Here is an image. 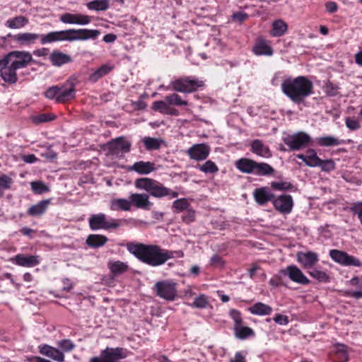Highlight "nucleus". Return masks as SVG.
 Returning a JSON list of instances; mask_svg holds the SVG:
<instances>
[{"label":"nucleus","mask_w":362,"mask_h":362,"mask_svg":"<svg viewBox=\"0 0 362 362\" xmlns=\"http://www.w3.org/2000/svg\"><path fill=\"white\" fill-rule=\"evenodd\" d=\"M234 334L235 337L240 339H245L247 337L255 335L254 331L250 327L243 326V325L234 327Z\"/></svg>","instance_id":"nucleus-38"},{"label":"nucleus","mask_w":362,"mask_h":362,"mask_svg":"<svg viewBox=\"0 0 362 362\" xmlns=\"http://www.w3.org/2000/svg\"><path fill=\"white\" fill-rule=\"evenodd\" d=\"M127 250L141 262L152 267L163 264L170 259L175 257H182V251H170L161 249L156 245L130 242L127 243Z\"/></svg>","instance_id":"nucleus-2"},{"label":"nucleus","mask_w":362,"mask_h":362,"mask_svg":"<svg viewBox=\"0 0 362 362\" xmlns=\"http://www.w3.org/2000/svg\"><path fill=\"white\" fill-rule=\"evenodd\" d=\"M164 98L165 103H168L170 107L187 105L188 104L187 100H182L177 93L167 95Z\"/></svg>","instance_id":"nucleus-41"},{"label":"nucleus","mask_w":362,"mask_h":362,"mask_svg":"<svg viewBox=\"0 0 362 362\" xmlns=\"http://www.w3.org/2000/svg\"><path fill=\"white\" fill-rule=\"evenodd\" d=\"M142 141L147 150H157L160 148L163 141L160 139L145 136Z\"/></svg>","instance_id":"nucleus-44"},{"label":"nucleus","mask_w":362,"mask_h":362,"mask_svg":"<svg viewBox=\"0 0 362 362\" xmlns=\"http://www.w3.org/2000/svg\"><path fill=\"white\" fill-rule=\"evenodd\" d=\"M272 204L274 209L283 214H290L293 206V198L289 194H281L276 198L274 197Z\"/></svg>","instance_id":"nucleus-16"},{"label":"nucleus","mask_w":362,"mask_h":362,"mask_svg":"<svg viewBox=\"0 0 362 362\" xmlns=\"http://www.w3.org/2000/svg\"><path fill=\"white\" fill-rule=\"evenodd\" d=\"M54 118L51 114H40L33 117V121L35 123H42L52 120Z\"/></svg>","instance_id":"nucleus-54"},{"label":"nucleus","mask_w":362,"mask_h":362,"mask_svg":"<svg viewBox=\"0 0 362 362\" xmlns=\"http://www.w3.org/2000/svg\"><path fill=\"white\" fill-rule=\"evenodd\" d=\"M326 11L330 13L336 12L338 9V6L334 1H327L325 4Z\"/></svg>","instance_id":"nucleus-63"},{"label":"nucleus","mask_w":362,"mask_h":362,"mask_svg":"<svg viewBox=\"0 0 362 362\" xmlns=\"http://www.w3.org/2000/svg\"><path fill=\"white\" fill-rule=\"evenodd\" d=\"M33 61L29 52L12 51L0 59V75L6 83L13 84L18 81L16 71L27 67Z\"/></svg>","instance_id":"nucleus-3"},{"label":"nucleus","mask_w":362,"mask_h":362,"mask_svg":"<svg viewBox=\"0 0 362 362\" xmlns=\"http://www.w3.org/2000/svg\"><path fill=\"white\" fill-rule=\"evenodd\" d=\"M196 168L205 174H215L218 171V167L212 160H208L203 164H199Z\"/></svg>","instance_id":"nucleus-42"},{"label":"nucleus","mask_w":362,"mask_h":362,"mask_svg":"<svg viewBox=\"0 0 362 362\" xmlns=\"http://www.w3.org/2000/svg\"><path fill=\"white\" fill-rule=\"evenodd\" d=\"M131 146V142L126 138L117 137L107 143V154L115 158H122L129 152Z\"/></svg>","instance_id":"nucleus-9"},{"label":"nucleus","mask_w":362,"mask_h":362,"mask_svg":"<svg viewBox=\"0 0 362 362\" xmlns=\"http://www.w3.org/2000/svg\"><path fill=\"white\" fill-rule=\"evenodd\" d=\"M346 296H351L356 299L362 298V288L356 291H345Z\"/></svg>","instance_id":"nucleus-62"},{"label":"nucleus","mask_w":362,"mask_h":362,"mask_svg":"<svg viewBox=\"0 0 362 362\" xmlns=\"http://www.w3.org/2000/svg\"><path fill=\"white\" fill-rule=\"evenodd\" d=\"M88 223L92 230L115 229L120 226L116 219H107L103 213L91 215L88 218Z\"/></svg>","instance_id":"nucleus-8"},{"label":"nucleus","mask_w":362,"mask_h":362,"mask_svg":"<svg viewBox=\"0 0 362 362\" xmlns=\"http://www.w3.org/2000/svg\"><path fill=\"white\" fill-rule=\"evenodd\" d=\"M317 167H320L322 171L330 172L335 169V163L333 160H320Z\"/></svg>","instance_id":"nucleus-50"},{"label":"nucleus","mask_w":362,"mask_h":362,"mask_svg":"<svg viewBox=\"0 0 362 362\" xmlns=\"http://www.w3.org/2000/svg\"><path fill=\"white\" fill-rule=\"evenodd\" d=\"M174 90L181 93H190L202 86L203 82L191 77L181 78L171 83Z\"/></svg>","instance_id":"nucleus-12"},{"label":"nucleus","mask_w":362,"mask_h":362,"mask_svg":"<svg viewBox=\"0 0 362 362\" xmlns=\"http://www.w3.org/2000/svg\"><path fill=\"white\" fill-rule=\"evenodd\" d=\"M189 206V203H188V201L183 198V199H176L173 203V209L175 210V211L176 212H180V211H182L183 210L186 209Z\"/></svg>","instance_id":"nucleus-49"},{"label":"nucleus","mask_w":362,"mask_h":362,"mask_svg":"<svg viewBox=\"0 0 362 362\" xmlns=\"http://www.w3.org/2000/svg\"><path fill=\"white\" fill-rule=\"evenodd\" d=\"M235 166L241 173L253 174L257 176L271 175L274 172V169L268 163H257L246 158L237 160Z\"/></svg>","instance_id":"nucleus-5"},{"label":"nucleus","mask_w":362,"mask_h":362,"mask_svg":"<svg viewBox=\"0 0 362 362\" xmlns=\"http://www.w3.org/2000/svg\"><path fill=\"white\" fill-rule=\"evenodd\" d=\"M308 274L315 280L321 283H328L330 281L329 274L322 270H320L317 268L313 267L312 269L308 272Z\"/></svg>","instance_id":"nucleus-37"},{"label":"nucleus","mask_w":362,"mask_h":362,"mask_svg":"<svg viewBox=\"0 0 362 362\" xmlns=\"http://www.w3.org/2000/svg\"><path fill=\"white\" fill-rule=\"evenodd\" d=\"M282 140L291 151H298L306 147L312 139L308 134L298 132L293 134H286Z\"/></svg>","instance_id":"nucleus-10"},{"label":"nucleus","mask_w":362,"mask_h":362,"mask_svg":"<svg viewBox=\"0 0 362 362\" xmlns=\"http://www.w3.org/2000/svg\"><path fill=\"white\" fill-rule=\"evenodd\" d=\"M209 305L208 297L204 294H201L195 298L192 306L196 308L204 309Z\"/></svg>","instance_id":"nucleus-45"},{"label":"nucleus","mask_w":362,"mask_h":362,"mask_svg":"<svg viewBox=\"0 0 362 362\" xmlns=\"http://www.w3.org/2000/svg\"><path fill=\"white\" fill-rule=\"evenodd\" d=\"M288 30L287 23L281 19H277L273 21L270 35L272 37H281Z\"/></svg>","instance_id":"nucleus-31"},{"label":"nucleus","mask_w":362,"mask_h":362,"mask_svg":"<svg viewBox=\"0 0 362 362\" xmlns=\"http://www.w3.org/2000/svg\"><path fill=\"white\" fill-rule=\"evenodd\" d=\"M131 201L127 199H115L110 202V209L112 211H129L131 209Z\"/></svg>","instance_id":"nucleus-35"},{"label":"nucleus","mask_w":362,"mask_h":362,"mask_svg":"<svg viewBox=\"0 0 362 362\" xmlns=\"http://www.w3.org/2000/svg\"><path fill=\"white\" fill-rule=\"evenodd\" d=\"M41 259L38 255H25L18 254L13 258V262L24 267H33L40 263Z\"/></svg>","instance_id":"nucleus-22"},{"label":"nucleus","mask_w":362,"mask_h":362,"mask_svg":"<svg viewBox=\"0 0 362 362\" xmlns=\"http://www.w3.org/2000/svg\"><path fill=\"white\" fill-rule=\"evenodd\" d=\"M50 203L49 199H45L39 202L35 205L31 206L27 211V214L29 216H40L45 214L48 205Z\"/></svg>","instance_id":"nucleus-32"},{"label":"nucleus","mask_w":362,"mask_h":362,"mask_svg":"<svg viewBox=\"0 0 362 362\" xmlns=\"http://www.w3.org/2000/svg\"><path fill=\"white\" fill-rule=\"evenodd\" d=\"M211 151L210 146L206 144H196L192 145L186 151L189 157L195 160H204Z\"/></svg>","instance_id":"nucleus-17"},{"label":"nucleus","mask_w":362,"mask_h":362,"mask_svg":"<svg viewBox=\"0 0 362 362\" xmlns=\"http://www.w3.org/2000/svg\"><path fill=\"white\" fill-rule=\"evenodd\" d=\"M112 69V66L109 64H104L98 69L94 73L90 75L89 80L91 82H96L99 78L110 72Z\"/></svg>","instance_id":"nucleus-43"},{"label":"nucleus","mask_w":362,"mask_h":362,"mask_svg":"<svg viewBox=\"0 0 362 362\" xmlns=\"http://www.w3.org/2000/svg\"><path fill=\"white\" fill-rule=\"evenodd\" d=\"M129 199L131 205L139 209L149 210L153 206V203L149 200V196L146 194L134 193L130 194Z\"/></svg>","instance_id":"nucleus-23"},{"label":"nucleus","mask_w":362,"mask_h":362,"mask_svg":"<svg viewBox=\"0 0 362 362\" xmlns=\"http://www.w3.org/2000/svg\"><path fill=\"white\" fill-rule=\"evenodd\" d=\"M296 157L302 160L306 165L311 168L317 167L321 160L317 156L316 151L312 148L308 149L305 154L300 153L296 155Z\"/></svg>","instance_id":"nucleus-24"},{"label":"nucleus","mask_w":362,"mask_h":362,"mask_svg":"<svg viewBox=\"0 0 362 362\" xmlns=\"http://www.w3.org/2000/svg\"><path fill=\"white\" fill-rule=\"evenodd\" d=\"M282 92L296 103H301L313 93V84L305 76L288 78L281 83Z\"/></svg>","instance_id":"nucleus-4"},{"label":"nucleus","mask_w":362,"mask_h":362,"mask_svg":"<svg viewBox=\"0 0 362 362\" xmlns=\"http://www.w3.org/2000/svg\"><path fill=\"white\" fill-rule=\"evenodd\" d=\"M107 241V238L103 235L91 234L86 239V244L93 248L100 247L104 245Z\"/></svg>","instance_id":"nucleus-36"},{"label":"nucleus","mask_w":362,"mask_h":362,"mask_svg":"<svg viewBox=\"0 0 362 362\" xmlns=\"http://www.w3.org/2000/svg\"><path fill=\"white\" fill-rule=\"evenodd\" d=\"M250 150L253 153L260 157L270 158L272 156L269 146L259 139H255L252 142Z\"/></svg>","instance_id":"nucleus-26"},{"label":"nucleus","mask_w":362,"mask_h":362,"mask_svg":"<svg viewBox=\"0 0 362 362\" xmlns=\"http://www.w3.org/2000/svg\"><path fill=\"white\" fill-rule=\"evenodd\" d=\"M59 20L66 24L86 25L91 22V17L81 13H66L61 15Z\"/></svg>","instance_id":"nucleus-18"},{"label":"nucleus","mask_w":362,"mask_h":362,"mask_svg":"<svg viewBox=\"0 0 362 362\" xmlns=\"http://www.w3.org/2000/svg\"><path fill=\"white\" fill-rule=\"evenodd\" d=\"M130 170L136 172L141 175H148L156 170L153 163L147 161H138L129 168Z\"/></svg>","instance_id":"nucleus-27"},{"label":"nucleus","mask_w":362,"mask_h":362,"mask_svg":"<svg viewBox=\"0 0 362 362\" xmlns=\"http://www.w3.org/2000/svg\"><path fill=\"white\" fill-rule=\"evenodd\" d=\"M316 143L320 146L332 147L344 144L345 141L333 136H325L317 137L316 139Z\"/></svg>","instance_id":"nucleus-30"},{"label":"nucleus","mask_w":362,"mask_h":362,"mask_svg":"<svg viewBox=\"0 0 362 362\" xmlns=\"http://www.w3.org/2000/svg\"><path fill=\"white\" fill-rule=\"evenodd\" d=\"M246 355L245 351H238L235 353L234 358L229 360V362H246Z\"/></svg>","instance_id":"nucleus-59"},{"label":"nucleus","mask_w":362,"mask_h":362,"mask_svg":"<svg viewBox=\"0 0 362 362\" xmlns=\"http://www.w3.org/2000/svg\"><path fill=\"white\" fill-rule=\"evenodd\" d=\"M247 18H248V14H247L246 13L243 12V11L234 13L231 16L232 21H233L235 22H238V23H242V22L245 21L246 19H247Z\"/></svg>","instance_id":"nucleus-56"},{"label":"nucleus","mask_w":362,"mask_h":362,"mask_svg":"<svg viewBox=\"0 0 362 362\" xmlns=\"http://www.w3.org/2000/svg\"><path fill=\"white\" fill-rule=\"evenodd\" d=\"M329 256L332 260L342 266L357 267L362 266L361 262L358 258L341 250H331L329 251Z\"/></svg>","instance_id":"nucleus-13"},{"label":"nucleus","mask_w":362,"mask_h":362,"mask_svg":"<svg viewBox=\"0 0 362 362\" xmlns=\"http://www.w3.org/2000/svg\"><path fill=\"white\" fill-rule=\"evenodd\" d=\"M45 96L49 100H56L59 103V86H53L49 88L45 93Z\"/></svg>","instance_id":"nucleus-47"},{"label":"nucleus","mask_w":362,"mask_h":362,"mask_svg":"<svg viewBox=\"0 0 362 362\" xmlns=\"http://www.w3.org/2000/svg\"><path fill=\"white\" fill-rule=\"evenodd\" d=\"M252 52L257 56H272L274 52L272 47L268 44V42L262 38H259L257 40L253 46Z\"/></svg>","instance_id":"nucleus-25"},{"label":"nucleus","mask_w":362,"mask_h":362,"mask_svg":"<svg viewBox=\"0 0 362 362\" xmlns=\"http://www.w3.org/2000/svg\"><path fill=\"white\" fill-rule=\"evenodd\" d=\"M229 315L234 322V327L243 325V318L240 311L235 309H231L229 312Z\"/></svg>","instance_id":"nucleus-51"},{"label":"nucleus","mask_w":362,"mask_h":362,"mask_svg":"<svg viewBox=\"0 0 362 362\" xmlns=\"http://www.w3.org/2000/svg\"><path fill=\"white\" fill-rule=\"evenodd\" d=\"M253 197L257 204L264 206L273 202L274 194L268 187H261L253 191Z\"/></svg>","instance_id":"nucleus-19"},{"label":"nucleus","mask_w":362,"mask_h":362,"mask_svg":"<svg viewBox=\"0 0 362 362\" xmlns=\"http://www.w3.org/2000/svg\"><path fill=\"white\" fill-rule=\"evenodd\" d=\"M273 320L276 324L280 325H286L289 322L288 317L281 314H276Z\"/></svg>","instance_id":"nucleus-60"},{"label":"nucleus","mask_w":362,"mask_h":362,"mask_svg":"<svg viewBox=\"0 0 362 362\" xmlns=\"http://www.w3.org/2000/svg\"><path fill=\"white\" fill-rule=\"evenodd\" d=\"M271 187L274 189L283 191L289 189L291 187V185L286 182H272Z\"/></svg>","instance_id":"nucleus-53"},{"label":"nucleus","mask_w":362,"mask_h":362,"mask_svg":"<svg viewBox=\"0 0 362 362\" xmlns=\"http://www.w3.org/2000/svg\"><path fill=\"white\" fill-rule=\"evenodd\" d=\"M38 349L41 354L57 362L64 361L65 356L64 353L55 347L51 346L48 344H40L38 346Z\"/></svg>","instance_id":"nucleus-21"},{"label":"nucleus","mask_w":362,"mask_h":362,"mask_svg":"<svg viewBox=\"0 0 362 362\" xmlns=\"http://www.w3.org/2000/svg\"><path fill=\"white\" fill-rule=\"evenodd\" d=\"M347 285L356 287V290L362 288V276H354L347 281Z\"/></svg>","instance_id":"nucleus-57"},{"label":"nucleus","mask_w":362,"mask_h":362,"mask_svg":"<svg viewBox=\"0 0 362 362\" xmlns=\"http://www.w3.org/2000/svg\"><path fill=\"white\" fill-rule=\"evenodd\" d=\"M296 259L305 269H312L319 262V255L313 251L298 252Z\"/></svg>","instance_id":"nucleus-15"},{"label":"nucleus","mask_w":362,"mask_h":362,"mask_svg":"<svg viewBox=\"0 0 362 362\" xmlns=\"http://www.w3.org/2000/svg\"><path fill=\"white\" fill-rule=\"evenodd\" d=\"M340 353H342V359L343 360H348L349 359V355L346 351V347L344 344H337L335 346V354H339Z\"/></svg>","instance_id":"nucleus-58"},{"label":"nucleus","mask_w":362,"mask_h":362,"mask_svg":"<svg viewBox=\"0 0 362 362\" xmlns=\"http://www.w3.org/2000/svg\"><path fill=\"white\" fill-rule=\"evenodd\" d=\"M127 355L122 348H107L103 350L99 356L93 357L89 362H121Z\"/></svg>","instance_id":"nucleus-11"},{"label":"nucleus","mask_w":362,"mask_h":362,"mask_svg":"<svg viewBox=\"0 0 362 362\" xmlns=\"http://www.w3.org/2000/svg\"><path fill=\"white\" fill-rule=\"evenodd\" d=\"M31 189L34 193L42 194L49 191V187L40 181H34L30 183Z\"/></svg>","instance_id":"nucleus-46"},{"label":"nucleus","mask_w":362,"mask_h":362,"mask_svg":"<svg viewBox=\"0 0 362 362\" xmlns=\"http://www.w3.org/2000/svg\"><path fill=\"white\" fill-rule=\"evenodd\" d=\"M57 344L59 346V348L62 351V352L71 351L75 347V344L69 339H62L58 341L57 342Z\"/></svg>","instance_id":"nucleus-48"},{"label":"nucleus","mask_w":362,"mask_h":362,"mask_svg":"<svg viewBox=\"0 0 362 362\" xmlns=\"http://www.w3.org/2000/svg\"><path fill=\"white\" fill-rule=\"evenodd\" d=\"M29 21L28 18L23 16H18L13 18H8L5 22V26L11 29H21L25 27Z\"/></svg>","instance_id":"nucleus-33"},{"label":"nucleus","mask_w":362,"mask_h":362,"mask_svg":"<svg viewBox=\"0 0 362 362\" xmlns=\"http://www.w3.org/2000/svg\"><path fill=\"white\" fill-rule=\"evenodd\" d=\"M110 6L109 0H94L86 4V6L89 10L96 11H106Z\"/></svg>","instance_id":"nucleus-39"},{"label":"nucleus","mask_w":362,"mask_h":362,"mask_svg":"<svg viewBox=\"0 0 362 362\" xmlns=\"http://www.w3.org/2000/svg\"><path fill=\"white\" fill-rule=\"evenodd\" d=\"M284 276H288L292 281L301 284L307 285L310 280L303 274V272L296 265H289L280 271Z\"/></svg>","instance_id":"nucleus-14"},{"label":"nucleus","mask_w":362,"mask_h":362,"mask_svg":"<svg viewBox=\"0 0 362 362\" xmlns=\"http://www.w3.org/2000/svg\"><path fill=\"white\" fill-rule=\"evenodd\" d=\"M100 31L90 29H69L60 31H53L47 34L35 33H19L14 35L13 40L20 47H30L40 40L42 45L62 41H76L96 39Z\"/></svg>","instance_id":"nucleus-1"},{"label":"nucleus","mask_w":362,"mask_h":362,"mask_svg":"<svg viewBox=\"0 0 362 362\" xmlns=\"http://www.w3.org/2000/svg\"><path fill=\"white\" fill-rule=\"evenodd\" d=\"M134 185L137 189L145 190L156 198L167 197L169 193V188L165 187L158 181L148 177L136 179Z\"/></svg>","instance_id":"nucleus-6"},{"label":"nucleus","mask_w":362,"mask_h":362,"mask_svg":"<svg viewBox=\"0 0 362 362\" xmlns=\"http://www.w3.org/2000/svg\"><path fill=\"white\" fill-rule=\"evenodd\" d=\"M108 267L114 276H117L124 273L128 269V265L127 263L120 261H115L110 262L108 264Z\"/></svg>","instance_id":"nucleus-40"},{"label":"nucleus","mask_w":362,"mask_h":362,"mask_svg":"<svg viewBox=\"0 0 362 362\" xmlns=\"http://www.w3.org/2000/svg\"><path fill=\"white\" fill-rule=\"evenodd\" d=\"M119 223L120 226L122 225H128L131 226H140L143 221L141 220H138L133 218H123V219H116Z\"/></svg>","instance_id":"nucleus-52"},{"label":"nucleus","mask_w":362,"mask_h":362,"mask_svg":"<svg viewBox=\"0 0 362 362\" xmlns=\"http://www.w3.org/2000/svg\"><path fill=\"white\" fill-rule=\"evenodd\" d=\"M211 264L215 267H223L224 264V262L221 256L218 255H214L211 258Z\"/></svg>","instance_id":"nucleus-61"},{"label":"nucleus","mask_w":362,"mask_h":362,"mask_svg":"<svg viewBox=\"0 0 362 362\" xmlns=\"http://www.w3.org/2000/svg\"><path fill=\"white\" fill-rule=\"evenodd\" d=\"M248 310L252 315L263 316L270 315L272 312V308L267 304L258 302L250 307Z\"/></svg>","instance_id":"nucleus-34"},{"label":"nucleus","mask_w":362,"mask_h":362,"mask_svg":"<svg viewBox=\"0 0 362 362\" xmlns=\"http://www.w3.org/2000/svg\"><path fill=\"white\" fill-rule=\"evenodd\" d=\"M326 92L329 95H336L337 94V87H335L332 83H329L326 86Z\"/></svg>","instance_id":"nucleus-64"},{"label":"nucleus","mask_w":362,"mask_h":362,"mask_svg":"<svg viewBox=\"0 0 362 362\" xmlns=\"http://www.w3.org/2000/svg\"><path fill=\"white\" fill-rule=\"evenodd\" d=\"M345 124L348 129L352 131L357 130L360 128L359 122L356 119L351 117H346L345 119Z\"/></svg>","instance_id":"nucleus-55"},{"label":"nucleus","mask_w":362,"mask_h":362,"mask_svg":"<svg viewBox=\"0 0 362 362\" xmlns=\"http://www.w3.org/2000/svg\"><path fill=\"white\" fill-rule=\"evenodd\" d=\"M152 108L162 114L178 116L179 111L173 107L168 106V103H165V98L163 100H158L153 103Z\"/></svg>","instance_id":"nucleus-28"},{"label":"nucleus","mask_w":362,"mask_h":362,"mask_svg":"<svg viewBox=\"0 0 362 362\" xmlns=\"http://www.w3.org/2000/svg\"><path fill=\"white\" fill-rule=\"evenodd\" d=\"M49 60L52 65L61 66L71 62L70 55L59 51H53L49 55Z\"/></svg>","instance_id":"nucleus-29"},{"label":"nucleus","mask_w":362,"mask_h":362,"mask_svg":"<svg viewBox=\"0 0 362 362\" xmlns=\"http://www.w3.org/2000/svg\"><path fill=\"white\" fill-rule=\"evenodd\" d=\"M76 90L75 85L72 80L66 81L64 84L59 86V103H65L75 98Z\"/></svg>","instance_id":"nucleus-20"},{"label":"nucleus","mask_w":362,"mask_h":362,"mask_svg":"<svg viewBox=\"0 0 362 362\" xmlns=\"http://www.w3.org/2000/svg\"><path fill=\"white\" fill-rule=\"evenodd\" d=\"M153 291L158 297L168 301L175 300L177 296V283L171 280L156 282Z\"/></svg>","instance_id":"nucleus-7"}]
</instances>
